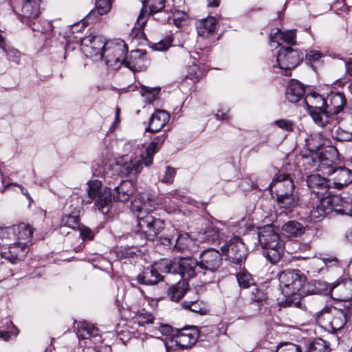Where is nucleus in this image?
<instances>
[{
  "label": "nucleus",
  "instance_id": "nucleus-1",
  "mask_svg": "<svg viewBox=\"0 0 352 352\" xmlns=\"http://www.w3.org/2000/svg\"><path fill=\"white\" fill-rule=\"evenodd\" d=\"M157 206L155 201L147 193L139 194L138 197L131 202V210L138 212L135 235L140 236L144 243L148 240H153L164 228V221L149 213Z\"/></svg>",
  "mask_w": 352,
  "mask_h": 352
},
{
  "label": "nucleus",
  "instance_id": "nucleus-2",
  "mask_svg": "<svg viewBox=\"0 0 352 352\" xmlns=\"http://www.w3.org/2000/svg\"><path fill=\"white\" fill-rule=\"evenodd\" d=\"M279 286L288 306L302 308L301 289L306 282V276L298 270L283 271L278 276Z\"/></svg>",
  "mask_w": 352,
  "mask_h": 352
},
{
  "label": "nucleus",
  "instance_id": "nucleus-3",
  "mask_svg": "<svg viewBox=\"0 0 352 352\" xmlns=\"http://www.w3.org/2000/svg\"><path fill=\"white\" fill-rule=\"evenodd\" d=\"M257 236L262 248L265 250L263 254L266 258L272 263H277L283 254V246L274 226L265 225L258 228Z\"/></svg>",
  "mask_w": 352,
  "mask_h": 352
},
{
  "label": "nucleus",
  "instance_id": "nucleus-4",
  "mask_svg": "<svg viewBox=\"0 0 352 352\" xmlns=\"http://www.w3.org/2000/svg\"><path fill=\"white\" fill-rule=\"evenodd\" d=\"M10 6L21 21L29 27L34 25L41 14V0H10Z\"/></svg>",
  "mask_w": 352,
  "mask_h": 352
},
{
  "label": "nucleus",
  "instance_id": "nucleus-5",
  "mask_svg": "<svg viewBox=\"0 0 352 352\" xmlns=\"http://www.w3.org/2000/svg\"><path fill=\"white\" fill-rule=\"evenodd\" d=\"M87 185V198L82 199V204H89L98 196V199L95 205L103 214H108L112 201L111 190L110 188L105 189L104 192L100 194L101 182L98 180L89 181Z\"/></svg>",
  "mask_w": 352,
  "mask_h": 352
},
{
  "label": "nucleus",
  "instance_id": "nucleus-6",
  "mask_svg": "<svg viewBox=\"0 0 352 352\" xmlns=\"http://www.w3.org/2000/svg\"><path fill=\"white\" fill-rule=\"evenodd\" d=\"M107 43L103 36L91 33L80 39L81 50L87 58L99 61L104 57Z\"/></svg>",
  "mask_w": 352,
  "mask_h": 352
},
{
  "label": "nucleus",
  "instance_id": "nucleus-7",
  "mask_svg": "<svg viewBox=\"0 0 352 352\" xmlns=\"http://www.w3.org/2000/svg\"><path fill=\"white\" fill-rule=\"evenodd\" d=\"M222 261L221 254L214 249H207L201 253L198 263L205 278L204 283L212 281L213 274L222 265Z\"/></svg>",
  "mask_w": 352,
  "mask_h": 352
},
{
  "label": "nucleus",
  "instance_id": "nucleus-8",
  "mask_svg": "<svg viewBox=\"0 0 352 352\" xmlns=\"http://www.w3.org/2000/svg\"><path fill=\"white\" fill-rule=\"evenodd\" d=\"M128 47L122 40L107 43L104 57L108 65L116 67L117 64H124L126 60Z\"/></svg>",
  "mask_w": 352,
  "mask_h": 352
},
{
  "label": "nucleus",
  "instance_id": "nucleus-9",
  "mask_svg": "<svg viewBox=\"0 0 352 352\" xmlns=\"http://www.w3.org/2000/svg\"><path fill=\"white\" fill-rule=\"evenodd\" d=\"M303 59L302 53L289 47L279 50L276 61L278 67L284 71L283 74L289 75L288 72L295 68Z\"/></svg>",
  "mask_w": 352,
  "mask_h": 352
},
{
  "label": "nucleus",
  "instance_id": "nucleus-10",
  "mask_svg": "<svg viewBox=\"0 0 352 352\" xmlns=\"http://www.w3.org/2000/svg\"><path fill=\"white\" fill-rule=\"evenodd\" d=\"M198 339V332L195 328H184L177 329L176 334L170 340L166 339L169 344L173 345V348L171 352L176 350L177 348L186 349L194 345Z\"/></svg>",
  "mask_w": 352,
  "mask_h": 352
},
{
  "label": "nucleus",
  "instance_id": "nucleus-11",
  "mask_svg": "<svg viewBox=\"0 0 352 352\" xmlns=\"http://www.w3.org/2000/svg\"><path fill=\"white\" fill-rule=\"evenodd\" d=\"M221 250L229 260L237 264L245 261L248 254L247 248L239 236L231 239L221 247Z\"/></svg>",
  "mask_w": 352,
  "mask_h": 352
},
{
  "label": "nucleus",
  "instance_id": "nucleus-12",
  "mask_svg": "<svg viewBox=\"0 0 352 352\" xmlns=\"http://www.w3.org/2000/svg\"><path fill=\"white\" fill-rule=\"evenodd\" d=\"M334 199L335 198L331 196L318 197V201L309 212L310 221H320L333 210L337 212L336 210L337 208H334L333 206Z\"/></svg>",
  "mask_w": 352,
  "mask_h": 352
},
{
  "label": "nucleus",
  "instance_id": "nucleus-13",
  "mask_svg": "<svg viewBox=\"0 0 352 352\" xmlns=\"http://www.w3.org/2000/svg\"><path fill=\"white\" fill-rule=\"evenodd\" d=\"M177 271L183 280L190 279L193 277L197 276L203 281L205 278L203 273L199 268L198 261L191 258H181L177 263Z\"/></svg>",
  "mask_w": 352,
  "mask_h": 352
},
{
  "label": "nucleus",
  "instance_id": "nucleus-14",
  "mask_svg": "<svg viewBox=\"0 0 352 352\" xmlns=\"http://www.w3.org/2000/svg\"><path fill=\"white\" fill-rule=\"evenodd\" d=\"M272 195L282 197L284 195L292 194L294 189V182L287 174L278 173L274 177L270 185Z\"/></svg>",
  "mask_w": 352,
  "mask_h": 352
},
{
  "label": "nucleus",
  "instance_id": "nucleus-15",
  "mask_svg": "<svg viewBox=\"0 0 352 352\" xmlns=\"http://www.w3.org/2000/svg\"><path fill=\"white\" fill-rule=\"evenodd\" d=\"M307 186L317 197L330 196L329 189L331 182L319 174H313L307 177Z\"/></svg>",
  "mask_w": 352,
  "mask_h": 352
},
{
  "label": "nucleus",
  "instance_id": "nucleus-16",
  "mask_svg": "<svg viewBox=\"0 0 352 352\" xmlns=\"http://www.w3.org/2000/svg\"><path fill=\"white\" fill-rule=\"evenodd\" d=\"M329 294L336 300H350L352 298V280H344L333 283L329 287Z\"/></svg>",
  "mask_w": 352,
  "mask_h": 352
},
{
  "label": "nucleus",
  "instance_id": "nucleus-17",
  "mask_svg": "<svg viewBox=\"0 0 352 352\" xmlns=\"http://www.w3.org/2000/svg\"><path fill=\"white\" fill-rule=\"evenodd\" d=\"M34 229L28 224L21 223L13 226L12 228H0V238H4L6 235L14 233L19 242L30 241L32 239Z\"/></svg>",
  "mask_w": 352,
  "mask_h": 352
},
{
  "label": "nucleus",
  "instance_id": "nucleus-18",
  "mask_svg": "<svg viewBox=\"0 0 352 352\" xmlns=\"http://www.w3.org/2000/svg\"><path fill=\"white\" fill-rule=\"evenodd\" d=\"M135 191V187L133 182L124 180L114 188L113 192H111V197H113L115 201L124 202L129 200Z\"/></svg>",
  "mask_w": 352,
  "mask_h": 352
},
{
  "label": "nucleus",
  "instance_id": "nucleus-19",
  "mask_svg": "<svg viewBox=\"0 0 352 352\" xmlns=\"http://www.w3.org/2000/svg\"><path fill=\"white\" fill-rule=\"evenodd\" d=\"M169 114L163 110H157L151 115L148 126L145 132L157 133L160 131L169 121Z\"/></svg>",
  "mask_w": 352,
  "mask_h": 352
},
{
  "label": "nucleus",
  "instance_id": "nucleus-20",
  "mask_svg": "<svg viewBox=\"0 0 352 352\" xmlns=\"http://www.w3.org/2000/svg\"><path fill=\"white\" fill-rule=\"evenodd\" d=\"M143 164L144 155L135 156L121 165V172L127 177H135L141 173Z\"/></svg>",
  "mask_w": 352,
  "mask_h": 352
},
{
  "label": "nucleus",
  "instance_id": "nucleus-21",
  "mask_svg": "<svg viewBox=\"0 0 352 352\" xmlns=\"http://www.w3.org/2000/svg\"><path fill=\"white\" fill-rule=\"evenodd\" d=\"M28 252V245L25 242H19L12 244L9 247L8 253L4 252L5 259L11 263H16L23 260Z\"/></svg>",
  "mask_w": 352,
  "mask_h": 352
},
{
  "label": "nucleus",
  "instance_id": "nucleus-22",
  "mask_svg": "<svg viewBox=\"0 0 352 352\" xmlns=\"http://www.w3.org/2000/svg\"><path fill=\"white\" fill-rule=\"evenodd\" d=\"M217 28V20L213 16H208L196 22V29L199 36L204 38L213 36Z\"/></svg>",
  "mask_w": 352,
  "mask_h": 352
},
{
  "label": "nucleus",
  "instance_id": "nucleus-23",
  "mask_svg": "<svg viewBox=\"0 0 352 352\" xmlns=\"http://www.w3.org/2000/svg\"><path fill=\"white\" fill-rule=\"evenodd\" d=\"M333 182L331 184L338 189L352 183V170L346 167H337L332 174Z\"/></svg>",
  "mask_w": 352,
  "mask_h": 352
},
{
  "label": "nucleus",
  "instance_id": "nucleus-24",
  "mask_svg": "<svg viewBox=\"0 0 352 352\" xmlns=\"http://www.w3.org/2000/svg\"><path fill=\"white\" fill-rule=\"evenodd\" d=\"M352 314V305L344 308L333 309V318L331 321L333 328L338 330L342 329L347 321L351 318Z\"/></svg>",
  "mask_w": 352,
  "mask_h": 352
},
{
  "label": "nucleus",
  "instance_id": "nucleus-25",
  "mask_svg": "<svg viewBox=\"0 0 352 352\" xmlns=\"http://www.w3.org/2000/svg\"><path fill=\"white\" fill-rule=\"evenodd\" d=\"M139 339L142 341L144 346L156 351H162L165 349L166 352H171L173 348V346L169 344L166 340L155 339L148 334L140 336Z\"/></svg>",
  "mask_w": 352,
  "mask_h": 352
},
{
  "label": "nucleus",
  "instance_id": "nucleus-26",
  "mask_svg": "<svg viewBox=\"0 0 352 352\" xmlns=\"http://www.w3.org/2000/svg\"><path fill=\"white\" fill-rule=\"evenodd\" d=\"M305 94V85L296 80H291L285 92L287 100L292 103L298 102Z\"/></svg>",
  "mask_w": 352,
  "mask_h": 352
},
{
  "label": "nucleus",
  "instance_id": "nucleus-27",
  "mask_svg": "<svg viewBox=\"0 0 352 352\" xmlns=\"http://www.w3.org/2000/svg\"><path fill=\"white\" fill-rule=\"evenodd\" d=\"M326 100H327L326 108L328 109L329 113L333 114L339 113L345 107L346 103L344 94L340 92L332 93L328 96Z\"/></svg>",
  "mask_w": 352,
  "mask_h": 352
},
{
  "label": "nucleus",
  "instance_id": "nucleus-28",
  "mask_svg": "<svg viewBox=\"0 0 352 352\" xmlns=\"http://www.w3.org/2000/svg\"><path fill=\"white\" fill-rule=\"evenodd\" d=\"M162 280V276L153 265L144 269V270L137 276L139 283L143 285H155Z\"/></svg>",
  "mask_w": 352,
  "mask_h": 352
},
{
  "label": "nucleus",
  "instance_id": "nucleus-29",
  "mask_svg": "<svg viewBox=\"0 0 352 352\" xmlns=\"http://www.w3.org/2000/svg\"><path fill=\"white\" fill-rule=\"evenodd\" d=\"M330 153L319 154L316 170L324 175H332L337 168Z\"/></svg>",
  "mask_w": 352,
  "mask_h": 352
},
{
  "label": "nucleus",
  "instance_id": "nucleus-30",
  "mask_svg": "<svg viewBox=\"0 0 352 352\" xmlns=\"http://www.w3.org/2000/svg\"><path fill=\"white\" fill-rule=\"evenodd\" d=\"M146 58V54L142 50H133L131 53L126 54V60L124 65L131 70H138Z\"/></svg>",
  "mask_w": 352,
  "mask_h": 352
},
{
  "label": "nucleus",
  "instance_id": "nucleus-31",
  "mask_svg": "<svg viewBox=\"0 0 352 352\" xmlns=\"http://www.w3.org/2000/svg\"><path fill=\"white\" fill-rule=\"evenodd\" d=\"M305 230L303 225L295 221L285 223L282 227V234L287 238L292 239L302 236Z\"/></svg>",
  "mask_w": 352,
  "mask_h": 352
},
{
  "label": "nucleus",
  "instance_id": "nucleus-32",
  "mask_svg": "<svg viewBox=\"0 0 352 352\" xmlns=\"http://www.w3.org/2000/svg\"><path fill=\"white\" fill-rule=\"evenodd\" d=\"M76 328V335L80 340H88L99 336V330L87 322H79Z\"/></svg>",
  "mask_w": 352,
  "mask_h": 352
},
{
  "label": "nucleus",
  "instance_id": "nucleus-33",
  "mask_svg": "<svg viewBox=\"0 0 352 352\" xmlns=\"http://www.w3.org/2000/svg\"><path fill=\"white\" fill-rule=\"evenodd\" d=\"M305 102L307 107L308 111L316 110V109H322L327 104V100L320 94L316 92H311L306 95Z\"/></svg>",
  "mask_w": 352,
  "mask_h": 352
},
{
  "label": "nucleus",
  "instance_id": "nucleus-34",
  "mask_svg": "<svg viewBox=\"0 0 352 352\" xmlns=\"http://www.w3.org/2000/svg\"><path fill=\"white\" fill-rule=\"evenodd\" d=\"M188 289V284L185 280H179L168 289V296L172 301L177 302L183 298Z\"/></svg>",
  "mask_w": 352,
  "mask_h": 352
},
{
  "label": "nucleus",
  "instance_id": "nucleus-35",
  "mask_svg": "<svg viewBox=\"0 0 352 352\" xmlns=\"http://www.w3.org/2000/svg\"><path fill=\"white\" fill-rule=\"evenodd\" d=\"M177 236L175 239L174 249L178 252H185L190 250L194 245V241L188 233H179L177 232Z\"/></svg>",
  "mask_w": 352,
  "mask_h": 352
},
{
  "label": "nucleus",
  "instance_id": "nucleus-36",
  "mask_svg": "<svg viewBox=\"0 0 352 352\" xmlns=\"http://www.w3.org/2000/svg\"><path fill=\"white\" fill-rule=\"evenodd\" d=\"M111 8V0H96V8L90 11L87 15L85 20H92L98 15L107 14Z\"/></svg>",
  "mask_w": 352,
  "mask_h": 352
},
{
  "label": "nucleus",
  "instance_id": "nucleus-37",
  "mask_svg": "<svg viewBox=\"0 0 352 352\" xmlns=\"http://www.w3.org/2000/svg\"><path fill=\"white\" fill-rule=\"evenodd\" d=\"M311 117L318 126H324L329 122V115L331 113L325 107L316 109L309 111Z\"/></svg>",
  "mask_w": 352,
  "mask_h": 352
},
{
  "label": "nucleus",
  "instance_id": "nucleus-38",
  "mask_svg": "<svg viewBox=\"0 0 352 352\" xmlns=\"http://www.w3.org/2000/svg\"><path fill=\"white\" fill-rule=\"evenodd\" d=\"M143 6L148 7L150 14L163 13L165 16L160 19L162 22L166 21L168 19V14L162 11L165 6V0H146L143 2ZM156 19L160 20L158 18Z\"/></svg>",
  "mask_w": 352,
  "mask_h": 352
},
{
  "label": "nucleus",
  "instance_id": "nucleus-39",
  "mask_svg": "<svg viewBox=\"0 0 352 352\" xmlns=\"http://www.w3.org/2000/svg\"><path fill=\"white\" fill-rule=\"evenodd\" d=\"M276 202L280 208L292 211L298 205V199L292 194H287L281 197H276Z\"/></svg>",
  "mask_w": 352,
  "mask_h": 352
},
{
  "label": "nucleus",
  "instance_id": "nucleus-40",
  "mask_svg": "<svg viewBox=\"0 0 352 352\" xmlns=\"http://www.w3.org/2000/svg\"><path fill=\"white\" fill-rule=\"evenodd\" d=\"M177 262L172 261L170 260L162 259L159 262L155 263L153 266L160 273L163 272L174 274L177 272Z\"/></svg>",
  "mask_w": 352,
  "mask_h": 352
},
{
  "label": "nucleus",
  "instance_id": "nucleus-41",
  "mask_svg": "<svg viewBox=\"0 0 352 352\" xmlns=\"http://www.w3.org/2000/svg\"><path fill=\"white\" fill-rule=\"evenodd\" d=\"M236 278L239 286L242 288H248L254 284L252 275L244 269L236 274Z\"/></svg>",
  "mask_w": 352,
  "mask_h": 352
},
{
  "label": "nucleus",
  "instance_id": "nucleus-42",
  "mask_svg": "<svg viewBox=\"0 0 352 352\" xmlns=\"http://www.w3.org/2000/svg\"><path fill=\"white\" fill-rule=\"evenodd\" d=\"M267 298V294L263 290L258 288H255L252 291L250 297L251 303H255L258 307L263 305Z\"/></svg>",
  "mask_w": 352,
  "mask_h": 352
},
{
  "label": "nucleus",
  "instance_id": "nucleus-43",
  "mask_svg": "<svg viewBox=\"0 0 352 352\" xmlns=\"http://www.w3.org/2000/svg\"><path fill=\"white\" fill-rule=\"evenodd\" d=\"M203 75V70L195 61L192 62V64L188 65L187 68V78L193 81H198Z\"/></svg>",
  "mask_w": 352,
  "mask_h": 352
},
{
  "label": "nucleus",
  "instance_id": "nucleus-44",
  "mask_svg": "<svg viewBox=\"0 0 352 352\" xmlns=\"http://www.w3.org/2000/svg\"><path fill=\"white\" fill-rule=\"evenodd\" d=\"M134 320L139 326L144 327L145 325L153 323L155 318L151 313L142 310L136 314Z\"/></svg>",
  "mask_w": 352,
  "mask_h": 352
},
{
  "label": "nucleus",
  "instance_id": "nucleus-45",
  "mask_svg": "<svg viewBox=\"0 0 352 352\" xmlns=\"http://www.w3.org/2000/svg\"><path fill=\"white\" fill-rule=\"evenodd\" d=\"M329 349L327 344V342L321 339H316L312 343H311L306 352H329Z\"/></svg>",
  "mask_w": 352,
  "mask_h": 352
},
{
  "label": "nucleus",
  "instance_id": "nucleus-46",
  "mask_svg": "<svg viewBox=\"0 0 352 352\" xmlns=\"http://www.w3.org/2000/svg\"><path fill=\"white\" fill-rule=\"evenodd\" d=\"M220 233L219 229L214 226L208 227L203 233L201 239L204 241L215 242L219 241Z\"/></svg>",
  "mask_w": 352,
  "mask_h": 352
},
{
  "label": "nucleus",
  "instance_id": "nucleus-47",
  "mask_svg": "<svg viewBox=\"0 0 352 352\" xmlns=\"http://www.w3.org/2000/svg\"><path fill=\"white\" fill-rule=\"evenodd\" d=\"M160 150V148L155 146L153 143H149L146 148V156H144V165L150 166L153 164L154 155Z\"/></svg>",
  "mask_w": 352,
  "mask_h": 352
},
{
  "label": "nucleus",
  "instance_id": "nucleus-48",
  "mask_svg": "<svg viewBox=\"0 0 352 352\" xmlns=\"http://www.w3.org/2000/svg\"><path fill=\"white\" fill-rule=\"evenodd\" d=\"M276 352H301L299 345L292 342H281L276 346Z\"/></svg>",
  "mask_w": 352,
  "mask_h": 352
},
{
  "label": "nucleus",
  "instance_id": "nucleus-49",
  "mask_svg": "<svg viewBox=\"0 0 352 352\" xmlns=\"http://www.w3.org/2000/svg\"><path fill=\"white\" fill-rule=\"evenodd\" d=\"M79 219L77 216L65 215L63 217L60 226L67 227L72 229H76L79 226Z\"/></svg>",
  "mask_w": 352,
  "mask_h": 352
},
{
  "label": "nucleus",
  "instance_id": "nucleus-50",
  "mask_svg": "<svg viewBox=\"0 0 352 352\" xmlns=\"http://www.w3.org/2000/svg\"><path fill=\"white\" fill-rule=\"evenodd\" d=\"M42 27L40 28L38 25H36L34 22V25L32 24L30 27L33 31L41 32L43 34H50L53 32L54 26L52 25V21L43 20L41 21Z\"/></svg>",
  "mask_w": 352,
  "mask_h": 352
},
{
  "label": "nucleus",
  "instance_id": "nucleus-51",
  "mask_svg": "<svg viewBox=\"0 0 352 352\" xmlns=\"http://www.w3.org/2000/svg\"><path fill=\"white\" fill-rule=\"evenodd\" d=\"M138 252L136 247H121L118 251V256L120 258H132Z\"/></svg>",
  "mask_w": 352,
  "mask_h": 352
},
{
  "label": "nucleus",
  "instance_id": "nucleus-52",
  "mask_svg": "<svg viewBox=\"0 0 352 352\" xmlns=\"http://www.w3.org/2000/svg\"><path fill=\"white\" fill-rule=\"evenodd\" d=\"M275 34H277L280 39L289 44L294 45L295 43L294 39L296 34L295 32L292 30L282 32L279 30H277Z\"/></svg>",
  "mask_w": 352,
  "mask_h": 352
},
{
  "label": "nucleus",
  "instance_id": "nucleus-53",
  "mask_svg": "<svg viewBox=\"0 0 352 352\" xmlns=\"http://www.w3.org/2000/svg\"><path fill=\"white\" fill-rule=\"evenodd\" d=\"M182 307L186 309H189L195 313L203 314L204 310L201 307L198 301H184Z\"/></svg>",
  "mask_w": 352,
  "mask_h": 352
},
{
  "label": "nucleus",
  "instance_id": "nucleus-54",
  "mask_svg": "<svg viewBox=\"0 0 352 352\" xmlns=\"http://www.w3.org/2000/svg\"><path fill=\"white\" fill-rule=\"evenodd\" d=\"M3 50L6 54L8 59L10 61L14 62L16 64L19 63V58H20L21 54L19 50H17L14 48H12V47H9L7 49L6 47H5V50Z\"/></svg>",
  "mask_w": 352,
  "mask_h": 352
},
{
  "label": "nucleus",
  "instance_id": "nucleus-55",
  "mask_svg": "<svg viewBox=\"0 0 352 352\" xmlns=\"http://www.w3.org/2000/svg\"><path fill=\"white\" fill-rule=\"evenodd\" d=\"M319 159V154L314 153L310 156H306L304 157V165L308 166L310 169H316L317 167V163Z\"/></svg>",
  "mask_w": 352,
  "mask_h": 352
},
{
  "label": "nucleus",
  "instance_id": "nucleus-56",
  "mask_svg": "<svg viewBox=\"0 0 352 352\" xmlns=\"http://www.w3.org/2000/svg\"><path fill=\"white\" fill-rule=\"evenodd\" d=\"M176 174L175 169L170 166H167L164 176L162 178V182L170 184L173 182Z\"/></svg>",
  "mask_w": 352,
  "mask_h": 352
},
{
  "label": "nucleus",
  "instance_id": "nucleus-57",
  "mask_svg": "<svg viewBox=\"0 0 352 352\" xmlns=\"http://www.w3.org/2000/svg\"><path fill=\"white\" fill-rule=\"evenodd\" d=\"M336 138L340 141H352V132L338 128L336 133Z\"/></svg>",
  "mask_w": 352,
  "mask_h": 352
},
{
  "label": "nucleus",
  "instance_id": "nucleus-58",
  "mask_svg": "<svg viewBox=\"0 0 352 352\" xmlns=\"http://www.w3.org/2000/svg\"><path fill=\"white\" fill-rule=\"evenodd\" d=\"M274 124L282 129L286 131H293V123L292 122L285 120V119H280L274 121Z\"/></svg>",
  "mask_w": 352,
  "mask_h": 352
},
{
  "label": "nucleus",
  "instance_id": "nucleus-59",
  "mask_svg": "<svg viewBox=\"0 0 352 352\" xmlns=\"http://www.w3.org/2000/svg\"><path fill=\"white\" fill-rule=\"evenodd\" d=\"M80 234L83 240H92L94 237V232L91 229L85 226L80 228Z\"/></svg>",
  "mask_w": 352,
  "mask_h": 352
},
{
  "label": "nucleus",
  "instance_id": "nucleus-60",
  "mask_svg": "<svg viewBox=\"0 0 352 352\" xmlns=\"http://www.w3.org/2000/svg\"><path fill=\"white\" fill-rule=\"evenodd\" d=\"M336 210L339 214L352 216V202L350 204L346 202L340 208L336 209Z\"/></svg>",
  "mask_w": 352,
  "mask_h": 352
},
{
  "label": "nucleus",
  "instance_id": "nucleus-61",
  "mask_svg": "<svg viewBox=\"0 0 352 352\" xmlns=\"http://www.w3.org/2000/svg\"><path fill=\"white\" fill-rule=\"evenodd\" d=\"M322 56V53L318 51H310L306 54V60L309 62H316Z\"/></svg>",
  "mask_w": 352,
  "mask_h": 352
},
{
  "label": "nucleus",
  "instance_id": "nucleus-62",
  "mask_svg": "<svg viewBox=\"0 0 352 352\" xmlns=\"http://www.w3.org/2000/svg\"><path fill=\"white\" fill-rule=\"evenodd\" d=\"M157 328L162 336H170L173 333L172 327L166 324H160Z\"/></svg>",
  "mask_w": 352,
  "mask_h": 352
},
{
  "label": "nucleus",
  "instance_id": "nucleus-63",
  "mask_svg": "<svg viewBox=\"0 0 352 352\" xmlns=\"http://www.w3.org/2000/svg\"><path fill=\"white\" fill-rule=\"evenodd\" d=\"M145 93H149L151 94V96L148 98V101L150 103L154 100L155 95L158 94V90L151 89L150 87H142V94L144 95Z\"/></svg>",
  "mask_w": 352,
  "mask_h": 352
},
{
  "label": "nucleus",
  "instance_id": "nucleus-64",
  "mask_svg": "<svg viewBox=\"0 0 352 352\" xmlns=\"http://www.w3.org/2000/svg\"><path fill=\"white\" fill-rule=\"evenodd\" d=\"M166 137H167L166 134H165V133L161 134V135L157 136L156 138H155L151 142V143H153L155 146H157L160 148L162 147V146L163 145V144L164 143V142L166 139Z\"/></svg>",
  "mask_w": 352,
  "mask_h": 352
}]
</instances>
